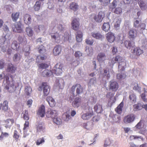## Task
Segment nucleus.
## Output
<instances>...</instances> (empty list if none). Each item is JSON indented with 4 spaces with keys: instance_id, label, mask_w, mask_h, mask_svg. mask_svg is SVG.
Masks as SVG:
<instances>
[{
    "instance_id": "f257e3e1",
    "label": "nucleus",
    "mask_w": 147,
    "mask_h": 147,
    "mask_svg": "<svg viewBox=\"0 0 147 147\" xmlns=\"http://www.w3.org/2000/svg\"><path fill=\"white\" fill-rule=\"evenodd\" d=\"M105 13L100 11L98 12V14L96 15L95 13H92L90 15V19H93L94 21L98 23H100L102 22L103 18L105 17Z\"/></svg>"
},
{
    "instance_id": "f03ea898",
    "label": "nucleus",
    "mask_w": 147,
    "mask_h": 147,
    "mask_svg": "<svg viewBox=\"0 0 147 147\" xmlns=\"http://www.w3.org/2000/svg\"><path fill=\"white\" fill-rule=\"evenodd\" d=\"M63 66L61 63H57L54 67L52 72L57 75H59L63 71Z\"/></svg>"
},
{
    "instance_id": "7ed1b4c3",
    "label": "nucleus",
    "mask_w": 147,
    "mask_h": 147,
    "mask_svg": "<svg viewBox=\"0 0 147 147\" xmlns=\"http://www.w3.org/2000/svg\"><path fill=\"white\" fill-rule=\"evenodd\" d=\"M76 88V95H79L83 92V88L80 84H77L73 85L71 88V92L74 93Z\"/></svg>"
},
{
    "instance_id": "20e7f679",
    "label": "nucleus",
    "mask_w": 147,
    "mask_h": 147,
    "mask_svg": "<svg viewBox=\"0 0 147 147\" xmlns=\"http://www.w3.org/2000/svg\"><path fill=\"white\" fill-rule=\"evenodd\" d=\"M136 118L135 115L133 114H130L125 116L123 121L125 123H129L132 122Z\"/></svg>"
},
{
    "instance_id": "39448f33",
    "label": "nucleus",
    "mask_w": 147,
    "mask_h": 147,
    "mask_svg": "<svg viewBox=\"0 0 147 147\" xmlns=\"http://www.w3.org/2000/svg\"><path fill=\"white\" fill-rule=\"evenodd\" d=\"M41 88L43 89V96H47L49 94L50 91V88L47 83L43 82L42 83Z\"/></svg>"
},
{
    "instance_id": "423d86ee",
    "label": "nucleus",
    "mask_w": 147,
    "mask_h": 147,
    "mask_svg": "<svg viewBox=\"0 0 147 147\" xmlns=\"http://www.w3.org/2000/svg\"><path fill=\"white\" fill-rule=\"evenodd\" d=\"M57 111L55 110L49 109L48 111L46 113V115L47 117H51L53 119L57 116Z\"/></svg>"
},
{
    "instance_id": "0eeeda50",
    "label": "nucleus",
    "mask_w": 147,
    "mask_h": 147,
    "mask_svg": "<svg viewBox=\"0 0 147 147\" xmlns=\"http://www.w3.org/2000/svg\"><path fill=\"white\" fill-rule=\"evenodd\" d=\"M94 115V113L92 110L89 111L83 114L81 116V118L84 120H88L90 119Z\"/></svg>"
},
{
    "instance_id": "6e6552de",
    "label": "nucleus",
    "mask_w": 147,
    "mask_h": 147,
    "mask_svg": "<svg viewBox=\"0 0 147 147\" xmlns=\"http://www.w3.org/2000/svg\"><path fill=\"white\" fill-rule=\"evenodd\" d=\"M23 26L21 22L19 21L15 24V28L13 29V31L21 33L23 31Z\"/></svg>"
},
{
    "instance_id": "1a4fd4ad",
    "label": "nucleus",
    "mask_w": 147,
    "mask_h": 147,
    "mask_svg": "<svg viewBox=\"0 0 147 147\" xmlns=\"http://www.w3.org/2000/svg\"><path fill=\"white\" fill-rule=\"evenodd\" d=\"M72 28L76 31L78 30L79 28L80 23L78 18L74 19L71 23Z\"/></svg>"
},
{
    "instance_id": "9d476101",
    "label": "nucleus",
    "mask_w": 147,
    "mask_h": 147,
    "mask_svg": "<svg viewBox=\"0 0 147 147\" xmlns=\"http://www.w3.org/2000/svg\"><path fill=\"white\" fill-rule=\"evenodd\" d=\"M109 89L113 91H116L119 88L118 83L116 81H111L109 82Z\"/></svg>"
},
{
    "instance_id": "9b49d317",
    "label": "nucleus",
    "mask_w": 147,
    "mask_h": 147,
    "mask_svg": "<svg viewBox=\"0 0 147 147\" xmlns=\"http://www.w3.org/2000/svg\"><path fill=\"white\" fill-rule=\"evenodd\" d=\"M106 36L107 40L110 43L113 42L115 39L114 34L111 32H108L106 34Z\"/></svg>"
},
{
    "instance_id": "f8f14e48",
    "label": "nucleus",
    "mask_w": 147,
    "mask_h": 147,
    "mask_svg": "<svg viewBox=\"0 0 147 147\" xmlns=\"http://www.w3.org/2000/svg\"><path fill=\"white\" fill-rule=\"evenodd\" d=\"M16 88V87L14 86L13 81H11L10 84H9V85H6L5 87V88L10 92H12L15 91Z\"/></svg>"
},
{
    "instance_id": "ddd939ff",
    "label": "nucleus",
    "mask_w": 147,
    "mask_h": 147,
    "mask_svg": "<svg viewBox=\"0 0 147 147\" xmlns=\"http://www.w3.org/2000/svg\"><path fill=\"white\" fill-rule=\"evenodd\" d=\"M92 36L96 39L102 40L104 36L99 32H93L91 33Z\"/></svg>"
},
{
    "instance_id": "4468645a",
    "label": "nucleus",
    "mask_w": 147,
    "mask_h": 147,
    "mask_svg": "<svg viewBox=\"0 0 147 147\" xmlns=\"http://www.w3.org/2000/svg\"><path fill=\"white\" fill-rule=\"evenodd\" d=\"M17 69L16 67H15L11 63H9L7 65V72L11 74L15 73Z\"/></svg>"
},
{
    "instance_id": "2eb2a0df",
    "label": "nucleus",
    "mask_w": 147,
    "mask_h": 147,
    "mask_svg": "<svg viewBox=\"0 0 147 147\" xmlns=\"http://www.w3.org/2000/svg\"><path fill=\"white\" fill-rule=\"evenodd\" d=\"M82 102V99L80 98H76L72 103V105L74 108L78 107Z\"/></svg>"
},
{
    "instance_id": "dca6fc26",
    "label": "nucleus",
    "mask_w": 147,
    "mask_h": 147,
    "mask_svg": "<svg viewBox=\"0 0 147 147\" xmlns=\"http://www.w3.org/2000/svg\"><path fill=\"white\" fill-rule=\"evenodd\" d=\"M137 30L134 29H131L129 30L128 32V37L129 39H134L137 36Z\"/></svg>"
},
{
    "instance_id": "f3484780",
    "label": "nucleus",
    "mask_w": 147,
    "mask_h": 147,
    "mask_svg": "<svg viewBox=\"0 0 147 147\" xmlns=\"http://www.w3.org/2000/svg\"><path fill=\"white\" fill-rule=\"evenodd\" d=\"M94 111L98 113H101L103 111V109L102 105L97 104L94 107Z\"/></svg>"
},
{
    "instance_id": "a211bd4d",
    "label": "nucleus",
    "mask_w": 147,
    "mask_h": 147,
    "mask_svg": "<svg viewBox=\"0 0 147 147\" xmlns=\"http://www.w3.org/2000/svg\"><path fill=\"white\" fill-rule=\"evenodd\" d=\"M146 127L145 121L144 120L141 119L139 122L136 125L135 127L137 129H141Z\"/></svg>"
},
{
    "instance_id": "6ab92c4d",
    "label": "nucleus",
    "mask_w": 147,
    "mask_h": 147,
    "mask_svg": "<svg viewBox=\"0 0 147 147\" xmlns=\"http://www.w3.org/2000/svg\"><path fill=\"white\" fill-rule=\"evenodd\" d=\"M97 59L98 61L100 63H102L106 59V56L104 53H99L97 56Z\"/></svg>"
},
{
    "instance_id": "aec40b11",
    "label": "nucleus",
    "mask_w": 147,
    "mask_h": 147,
    "mask_svg": "<svg viewBox=\"0 0 147 147\" xmlns=\"http://www.w3.org/2000/svg\"><path fill=\"white\" fill-rule=\"evenodd\" d=\"M23 20L26 24L28 25L30 24L32 22L31 16L28 14H25L24 16Z\"/></svg>"
},
{
    "instance_id": "412c9836",
    "label": "nucleus",
    "mask_w": 147,
    "mask_h": 147,
    "mask_svg": "<svg viewBox=\"0 0 147 147\" xmlns=\"http://www.w3.org/2000/svg\"><path fill=\"white\" fill-rule=\"evenodd\" d=\"M61 51V47L60 45L56 46L53 50V54L55 56L59 55Z\"/></svg>"
},
{
    "instance_id": "4be33fe9",
    "label": "nucleus",
    "mask_w": 147,
    "mask_h": 147,
    "mask_svg": "<svg viewBox=\"0 0 147 147\" xmlns=\"http://www.w3.org/2000/svg\"><path fill=\"white\" fill-rule=\"evenodd\" d=\"M45 107L44 105H42L39 109L37 114L41 117L45 116Z\"/></svg>"
},
{
    "instance_id": "5701e85b",
    "label": "nucleus",
    "mask_w": 147,
    "mask_h": 147,
    "mask_svg": "<svg viewBox=\"0 0 147 147\" xmlns=\"http://www.w3.org/2000/svg\"><path fill=\"white\" fill-rule=\"evenodd\" d=\"M34 29L35 32L38 33L45 31V29L44 25H40L35 26L34 27Z\"/></svg>"
},
{
    "instance_id": "b1692460",
    "label": "nucleus",
    "mask_w": 147,
    "mask_h": 147,
    "mask_svg": "<svg viewBox=\"0 0 147 147\" xmlns=\"http://www.w3.org/2000/svg\"><path fill=\"white\" fill-rule=\"evenodd\" d=\"M69 8L74 11H76L78 9L79 5L76 3L72 2L69 4Z\"/></svg>"
},
{
    "instance_id": "393cba45",
    "label": "nucleus",
    "mask_w": 147,
    "mask_h": 147,
    "mask_svg": "<svg viewBox=\"0 0 147 147\" xmlns=\"http://www.w3.org/2000/svg\"><path fill=\"white\" fill-rule=\"evenodd\" d=\"M1 109L4 112L7 111L8 109V102L7 101H5L3 103L0 104V109Z\"/></svg>"
},
{
    "instance_id": "a878e982",
    "label": "nucleus",
    "mask_w": 147,
    "mask_h": 147,
    "mask_svg": "<svg viewBox=\"0 0 147 147\" xmlns=\"http://www.w3.org/2000/svg\"><path fill=\"white\" fill-rule=\"evenodd\" d=\"M76 35V38L77 41L78 42H80L82 40L83 34L81 31H78L77 32Z\"/></svg>"
},
{
    "instance_id": "bb28decb",
    "label": "nucleus",
    "mask_w": 147,
    "mask_h": 147,
    "mask_svg": "<svg viewBox=\"0 0 147 147\" xmlns=\"http://www.w3.org/2000/svg\"><path fill=\"white\" fill-rule=\"evenodd\" d=\"M123 105V103L122 102L115 109V111L117 113L119 114H121L122 113Z\"/></svg>"
},
{
    "instance_id": "cd10ccee",
    "label": "nucleus",
    "mask_w": 147,
    "mask_h": 147,
    "mask_svg": "<svg viewBox=\"0 0 147 147\" xmlns=\"http://www.w3.org/2000/svg\"><path fill=\"white\" fill-rule=\"evenodd\" d=\"M131 53H135L136 55L139 56L143 53V50L139 47H136L134 48Z\"/></svg>"
},
{
    "instance_id": "c85d7f7f",
    "label": "nucleus",
    "mask_w": 147,
    "mask_h": 147,
    "mask_svg": "<svg viewBox=\"0 0 147 147\" xmlns=\"http://www.w3.org/2000/svg\"><path fill=\"white\" fill-rule=\"evenodd\" d=\"M134 42L129 40H125L124 42L125 47L128 49H130L134 46Z\"/></svg>"
},
{
    "instance_id": "c756f323",
    "label": "nucleus",
    "mask_w": 147,
    "mask_h": 147,
    "mask_svg": "<svg viewBox=\"0 0 147 147\" xmlns=\"http://www.w3.org/2000/svg\"><path fill=\"white\" fill-rule=\"evenodd\" d=\"M138 4L142 10H145L147 9V5L144 1L140 0L138 2Z\"/></svg>"
},
{
    "instance_id": "7c9ffc66",
    "label": "nucleus",
    "mask_w": 147,
    "mask_h": 147,
    "mask_svg": "<svg viewBox=\"0 0 147 147\" xmlns=\"http://www.w3.org/2000/svg\"><path fill=\"white\" fill-rule=\"evenodd\" d=\"M38 55L36 58V60L37 62L39 63L42 61L45 60L47 58V57L45 54H42Z\"/></svg>"
},
{
    "instance_id": "2f4dec72",
    "label": "nucleus",
    "mask_w": 147,
    "mask_h": 147,
    "mask_svg": "<svg viewBox=\"0 0 147 147\" xmlns=\"http://www.w3.org/2000/svg\"><path fill=\"white\" fill-rule=\"evenodd\" d=\"M20 12H19L13 13L11 15V18L13 21L16 22L19 18L20 16Z\"/></svg>"
},
{
    "instance_id": "473e14b6",
    "label": "nucleus",
    "mask_w": 147,
    "mask_h": 147,
    "mask_svg": "<svg viewBox=\"0 0 147 147\" xmlns=\"http://www.w3.org/2000/svg\"><path fill=\"white\" fill-rule=\"evenodd\" d=\"M114 27L115 29L118 30L119 28L121 20L120 18L116 19L115 21Z\"/></svg>"
},
{
    "instance_id": "72a5a7b5",
    "label": "nucleus",
    "mask_w": 147,
    "mask_h": 147,
    "mask_svg": "<svg viewBox=\"0 0 147 147\" xmlns=\"http://www.w3.org/2000/svg\"><path fill=\"white\" fill-rule=\"evenodd\" d=\"M26 32L27 35L29 37H32L33 34V31L32 28L29 26L27 27L26 29Z\"/></svg>"
},
{
    "instance_id": "f704fd0d",
    "label": "nucleus",
    "mask_w": 147,
    "mask_h": 147,
    "mask_svg": "<svg viewBox=\"0 0 147 147\" xmlns=\"http://www.w3.org/2000/svg\"><path fill=\"white\" fill-rule=\"evenodd\" d=\"M133 110L136 111L142 109V105L140 103H138L133 106Z\"/></svg>"
},
{
    "instance_id": "c9c22d12",
    "label": "nucleus",
    "mask_w": 147,
    "mask_h": 147,
    "mask_svg": "<svg viewBox=\"0 0 147 147\" xmlns=\"http://www.w3.org/2000/svg\"><path fill=\"white\" fill-rule=\"evenodd\" d=\"M51 38L53 39L55 41L56 40H59L60 38V35L57 32L55 33H52L51 34Z\"/></svg>"
},
{
    "instance_id": "e433bc0d",
    "label": "nucleus",
    "mask_w": 147,
    "mask_h": 147,
    "mask_svg": "<svg viewBox=\"0 0 147 147\" xmlns=\"http://www.w3.org/2000/svg\"><path fill=\"white\" fill-rule=\"evenodd\" d=\"M38 53L41 54H45L46 51L45 47L42 45L39 46L38 47Z\"/></svg>"
},
{
    "instance_id": "4c0bfd02",
    "label": "nucleus",
    "mask_w": 147,
    "mask_h": 147,
    "mask_svg": "<svg viewBox=\"0 0 147 147\" xmlns=\"http://www.w3.org/2000/svg\"><path fill=\"white\" fill-rule=\"evenodd\" d=\"M126 66V63L124 61H122L119 63V69L121 71H123Z\"/></svg>"
},
{
    "instance_id": "58836bf2",
    "label": "nucleus",
    "mask_w": 147,
    "mask_h": 147,
    "mask_svg": "<svg viewBox=\"0 0 147 147\" xmlns=\"http://www.w3.org/2000/svg\"><path fill=\"white\" fill-rule=\"evenodd\" d=\"M110 28V25L109 22L104 23L102 27V30L105 32H108Z\"/></svg>"
},
{
    "instance_id": "ea45409f",
    "label": "nucleus",
    "mask_w": 147,
    "mask_h": 147,
    "mask_svg": "<svg viewBox=\"0 0 147 147\" xmlns=\"http://www.w3.org/2000/svg\"><path fill=\"white\" fill-rule=\"evenodd\" d=\"M22 115L24 120L28 121L29 119L28 112L26 110H25L23 112L22 114Z\"/></svg>"
},
{
    "instance_id": "a19ab883",
    "label": "nucleus",
    "mask_w": 147,
    "mask_h": 147,
    "mask_svg": "<svg viewBox=\"0 0 147 147\" xmlns=\"http://www.w3.org/2000/svg\"><path fill=\"white\" fill-rule=\"evenodd\" d=\"M122 60V58L120 56H116L112 59L111 62L113 64L115 63L116 62L120 61Z\"/></svg>"
},
{
    "instance_id": "79ce46f5",
    "label": "nucleus",
    "mask_w": 147,
    "mask_h": 147,
    "mask_svg": "<svg viewBox=\"0 0 147 147\" xmlns=\"http://www.w3.org/2000/svg\"><path fill=\"white\" fill-rule=\"evenodd\" d=\"M13 59L14 62H19L21 59L20 55L19 54H15L14 55Z\"/></svg>"
},
{
    "instance_id": "37998d69",
    "label": "nucleus",
    "mask_w": 147,
    "mask_h": 147,
    "mask_svg": "<svg viewBox=\"0 0 147 147\" xmlns=\"http://www.w3.org/2000/svg\"><path fill=\"white\" fill-rule=\"evenodd\" d=\"M51 72V70H49L48 69H45L42 72V75L44 77H48L49 76Z\"/></svg>"
},
{
    "instance_id": "c03bdc74",
    "label": "nucleus",
    "mask_w": 147,
    "mask_h": 147,
    "mask_svg": "<svg viewBox=\"0 0 147 147\" xmlns=\"http://www.w3.org/2000/svg\"><path fill=\"white\" fill-rule=\"evenodd\" d=\"M41 3L39 1H37L34 6V8L36 11H38L40 8Z\"/></svg>"
},
{
    "instance_id": "a18cd8bd",
    "label": "nucleus",
    "mask_w": 147,
    "mask_h": 147,
    "mask_svg": "<svg viewBox=\"0 0 147 147\" xmlns=\"http://www.w3.org/2000/svg\"><path fill=\"white\" fill-rule=\"evenodd\" d=\"M11 47L12 49L14 50H16L18 48H19V46H18V42L16 40H14L13 41L11 45Z\"/></svg>"
},
{
    "instance_id": "49530a36",
    "label": "nucleus",
    "mask_w": 147,
    "mask_h": 147,
    "mask_svg": "<svg viewBox=\"0 0 147 147\" xmlns=\"http://www.w3.org/2000/svg\"><path fill=\"white\" fill-rule=\"evenodd\" d=\"M129 98L132 103H135L136 100V97L134 94H132L129 95Z\"/></svg>"
},
{
    "instance_id": "de8ad7c7",
    "label": "nucleus",
    "mask_w": 147,
    "mask_h": 147,
    "mask_svg": "<svg viewBox=\"0 0 147 147\" xmlns=\"http://www.w3.org/2000/svg\"><path fill=\"white\" fill-rule=\"evenodd\" d=\"M30 45H27L24 49L25 52V55L26 56H28L30 53Z\"/></svg>"
},
{
    "instance_id": "09e8293b",
    "label": "nucleus",
    "mask_w": 147,
    "mask_h": 147,
    "mask_svg": "<svg viewBox=\"0 0 147 147\" xmlns=\"http://www.w3.org/2000/svg\"><path fill=\"white\" fill-rule=\"evenodd\" d=\"M53 122L57 125H60L61 123V119L57 116L53 118Z\"/></svg>"
},
{
    "instance_id": "8fccbe9b",
    "label": "nucleus",
    "mask_w": 147,
    "mask_h": 147,
    "mask_svg": "<svg viewBox=\"0 0 147 147\" xmlns=\"http://www.w3.org/2000/svg\"><path fill=\"white\" fill-rule=\"evenodd\" d=\"M5 123L8 125H11L14 123V120L13 119H7L5 121Z\"/></svg>"
},
{
    "instance_id": "3c124183",
    "label": "nucleus",
    "mask_w": 147,
    "mask_h": 147,
    "mask_svg": "<svg viewBox=\"0 0 147 147\" xmlns=\"http://www.w3.org/2000/svg\"><path fill=\"white\" fill-rule=\"evenodd\" d=\"M26 94L29 96L32 92V89L30 86H26L25 90Z\"/></svg>"
},
{
    "instance_id": "603ef678",
    "label": "nucleus",
    "mask_w": 147,
    "mask_h": 147,
    "mask_svg": "<svg viewBox=\"0 0 147 147\" xmlns=\"http://www.w3.org/2000/svg\"><path fill=\"white\" fill-rule=\"evenodd\" d=\"M44 139L43 138H40L38 139L36 142V144L37 145H39L45 142Z\"/></svg>"
},
{
    "instance_id": "864d4df0",
    "label": "nucleus",
    "mask_w": 147,
    "mask_h": 147,
    "mask_svg": "<svg viewBox=\"0 0 147 147\" xmlns=\"http://www.w3.org/2000/svg\"><path fill=\"white\" fill-rule=\"evenodd\" d=\"M39 68L41 69H45L48 67L49 65L46 63H41L38 65Z\"/></svg>"
},
{
    "instance_id": "5fc2aeb1",
    "label": "nucleus",
    "mask_w": 147,
    "mask_h": 147,
    "mask_svg": "<svg viewBox=\"0 0 147 147\" xmlns=\"http://www.w3.org/2000/svg\"><path fill=\"white\" fill-rule=\"evenodd\" d=\"M113 119L115 122H119L120 120V117L116 115H114L113 117Z\"/></svg>"
},
{
    "instance_id": "6e6d98bb",
    "label": "nucleus",
    "mask_w": 147,
    "mask_h": 147,
    "mask_svg": "<svg viewBox=\"0 0 147 147\" xmlns=\"http://www.w3.org/2000/svg\"><path fill=\"white\" fill-rule=\"evenodd\" d=\"M113 12L116 14H120L122 12V9L120 7H117L115 9Z\"/></svg>"
},
{
    "instance_id": "4d7b16f0",
    "label": "nucleus",
    "mask_w": 147,
    "mask_h": 147,
    "mask_svg": "<svg viewBox=\"0 0 147 147\" xmlns=\"http://www.w3.org/2000/svg\"><path fill=\"white\" fill-rule=\"evenodd\" d=\"M13 137L17 141H18V138L20 137V135L18 134V132L16 130L14 131Z\"/></svg>"
},
{
    "instance_id": "13d9d810",
    "label": "nucleus",
    "mask_w": 147,
    "mask_h": 147,
    "mask_svg": "<svg viewBox=\"0 0 147 147\" xmlns=\"http://www.w3.org/2000/svg\"><path fill=\"white\" fill-rule=\"evenodd\" d=\"M82 53L79 51H76L74 53V56L76 58H79L82 56Z\"/></svg>"
},
{
    "instance_id": "bf43d9fd",
    "label": "nucleus",
    "mask_w": 147,
    "mask_h": 147,
    "mask_svg": "<svg viewBox=\"0 0 147 147\" xmlns=\"http://www.w3.org/2000/svg\"><path fill=\"white\" fill-rule=\"evenodd\" d=\"M56 27L58 30L60 31L63 30L64 28V27L63 26L60 24L57 25Z\"/></svg>"
},
{
    "instance_id": "052dcab7",
    "label": "nucleus",
    "mask_w": 147,
    "mask_h": 147,
    "mask_svg": "<svg viewBox=\"0 0 147 147\" xmlns=\"http://www.w3.org/2000/svg\"><path fill=\"white\" fill-rule=\"evenodd\" d=\"M36 129L37 131H40L43 129L42 123H39L36 126Z\"/></svg>"
},
{
    "instance_id": "680f3d73",
    "label": "nucleus",
    "mask_w": 147,
    "mask_h": 147,
    "mask_svg": "<svg viewBox=\"0 0 147 147\" xmlns=\"http://www.w3.org/2000/svg\"><path fill=\"white\" fill-rule=\"evenodd\" d=\"M108 71L106 69H104V74H103V75L104 76H106L107 75V79H109L110 78V76L109 72L108 73Z\"/></svg>"
},
{
    "instance_id": "e2e57ef3",
    "label": "nucleus",
    "mask_w": 147,
    "mask_h": 147,
    "mask_svg": "<svg viewBox=\"0 0 147 147\" xmlns=\"http://www.w3.org/2000/svg\"><path fill=\"white\" fill-rule=\"evenodd\" d=\"M94 41L93 40H90L88 39H86L85 40V42L86 43L89 45H93Z\"/></svg>"
},
{
    "instance_id": "0e129e2a",
    "label": "nucleus",
    "mask_w": 147,
    "mask_h": 147,
    "mask_svg": "<svg viewBox=\"0 0 147 147\" xmlns=\"http://www.w3.org/2000/svg\"><path fill=\"white\" fill-rule=\"evenodd\" d=\"M24 130H25L28 128L29 127V122L28 121H26L24 125Z\"/></svg>"
},
{
    "instance_id": "69168bd1",
    "label": "nucleus",
    "mask_w": 147,
    "mask_h": 147,
    "mask_svg": "<svg viewBox=\"0 0 147 147\" xmlns=\"http://www.w3.org/2000/svg\"><path fill=\"white\" fill-rule=\"evenodd\" d=\"M117 2L116 0H114L112 3V6H110V8L112 9L115 8L117 5Z\"/></svg>"
},
{
    "instance_id": "338daca9",
    "label": "nucleus",
    "mask_w": 147,
    "mask_h": 147,
    "mask_svg": "<svg viewBox=\"0 0 147 147\" xmlns=\"http://www.w3.org/2000/svg\"><path fill=\"white\" fill-rule=\"evenodd\" d=\"M5 65L4 60L3 59L0 60V69L3 68L4 67Z\"/></svg>"
},
{
    "instance_id": "774afa93",
    "label": "nucleus",
    "mask_w": 147,
    "mask_h": 147,
    "mask_svg": "<svg viewBox=\"0 0 147 147\" xmlns=\"http://www.w3.org/2000/svg\"><path fill=\"white\" fill-rule=\"evenodd\" d=\"M100 119V117L98 115L94 116L92 119V121L94 122H97Z\"/></svg>"
}]
</instances>
